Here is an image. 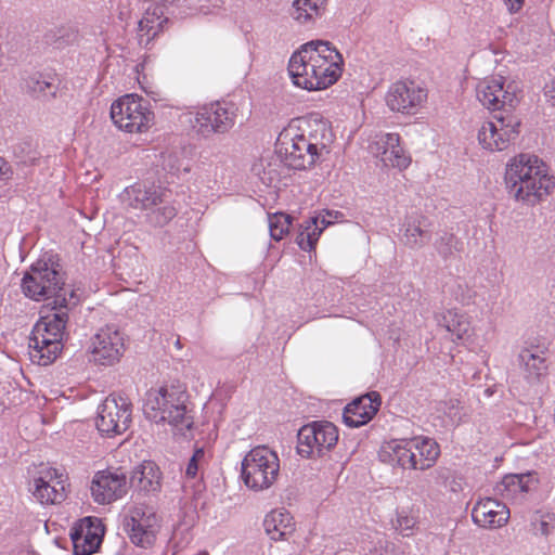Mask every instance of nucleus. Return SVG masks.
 <instances>
[{
  "label": "nucleus",
  "mask_w": 555,
  "mask_h": 555,
  "mask_svg": "<svg viewBox=\"0 0 555 555\" xmlns=\"http://www.w3.org/2000/svg\"><path fill=\"white\" fill-rule=\"evenodd\" d=\"M104 529L101 520L95 517H85L70 529L74 555H91L102 543Z\"/></svg>",
  "instance_id": "obj_16"
},
{
  "label": "nucleus",
  "mask_w": 555,
  "mask_h": 555,
  "mask_svg": "<svg viewBox=\"0 0 555 555\" xmlns=\"http://www.w3.org/2000/svg\"><path fill=\"white\" fill-rule=\"evenodd\" d=\"M122 527L133 544L149 547L155 541L159 518L152 506L137 505L125 516Z\"/></svg>",
  "instance_id": "obj_11"
},
{
  "label": "nucleus",
  "mask_w": 555,
  "mask_h": 555,
  "mask_svg": "<svg viewBox=\"0 0 555 555\" xmlns=\"http://www.w3.org/2000/svg\"><path fill=\"white\" fill-rule=\"evenodd\" d=\"M504 182L508 195L528 206L544 201L555 185L546 165L531 154H519L509 159L505 168Z\"/></svg>",
  "instance_id": "obj_2"
},
{
  "label": "nucleus",
  "mask_w": 555,
  "mask_h": 555,
  "mask_svg": "<svg viewBox=\"0 0 555 555\" xmlns=\"http://www.w3.org/2000/svg\"><path fill=\"white\" fill-rule=\"evenodd\" d=\"M519 365L524 377L530 385H537L547 375V364L544 357L531 349L524 348L518 354Z\"/></svg>",
  "instance_id": "obj_29"
},
{
  "label": "nucleus",
  "mask_w": 555,
  "mask_h": 555,
  "mask_svg": "<svg viewBox=\"0 0 555 555\" xmlns=\"http://www.w3.org/2000/svg\"><path fill=\"white\" fill-rule=\"evenodd\" d=\"M311 219H318V227L323 228V230L333 223V221L330 220L324 212H321L319 216L312 217Z\"/></svg>",
  "instance_id": "obj_49"
},
{
  "label": "nucleus",
  "mask_w": 555,
  "mask_h": 555,
  "mask_svg": "<svg viewBox=\"0 0 555 555\" xmlns=\"http://www.w3.org/2000/svg\"><path fill=\"white\" fill-rule=\"evenodd\" d=\"M205 452L203 449H196L188 462L185 468V476L188 478H195L199 469V463L204 460Z\"/></svg>",
  "instance_id": "obj_42"
},
{
  "label": "nucleus",
  "mask_w": 555,
  "mask_h": 555,
  "mask_svg": "<svg viewBox=\"0 0 555 555\" xmlns=\"http://www.w3.org/2000/svg\"><path fill=\"white\" fill-rule=\"evenodd\" d=\"M157 2L162 3L160 7H166V5H169V4H173L177 0H156Z\"/></svg>",
  "instance_id": "obj_52"
},
{
  "label": "nucleus",
  "mask_w": 555,
  "mask_h": 555,
  "mask_svg": "<svg viewBox=\"0 0 555 555\" xmlns=\"http://www.w3.org/2000/svg\"><path fill=\"white\" fill-rule=\"evenodd\" d=\"M326 0H294L292 16L300 24L314 22L325 11Z\"/></svg>",
  "instance_id": "obj_33"
},
{
  "label": "nucleus",
  "mask_w": 555,
  "mask_h": 555,
  "mask_svg": "<svg viewBox=\"0 0 555 555\" xmlns=\"http://www.w3.org/2000/svg\"><path fill=\"white\" fill-rule=\"evenodd\" d=\"M27 87L30 89L31 92L43 95H46L48 92H50L51 89H53L52 83L46 79H42L41 75H35L30 77L27 81Z\"/></svg>",
  "instance_id": "obj_41"
},
{
  "label": "nucleus",
  "mask_w": 555,
  "mask_h": 555,
  "mask_svg": "<svg viewBox=\"0 0 555 555\" xmlns=\"http://www.w3.org/2000/svg\"><path fill=\"white\" fill-rule=\"evenodd\" d=\"M279 472V456L267 447L251 449L242 461V479L255 491L269 489L276 481Z\"/></svg>",
  "instance_id": "obj_5"
},
{
  "label": "nucleus",
  "mask_w": 555,
  "mask_h": 555,
  "mask_svg": "<svg viewBox=\"0 0 555 555\" xmlns=\"http://www.w3.org/2000/svg\"><path fill=\"white\" fill-rule=\"evenodd\" d=\"M472 517L475 524L482 528H500L507 522L509 509L504 503L486 498L475 504Z\"/></svg>",
  "instance_id": "obj_21"
},
{
  "label": "nucleus",
  "mask_w": 555,
  "mask_h": 555,
  "mask_svg": "<svg viewBox=\"0 0 555 555\" xmlns=\"http://www.w3.org/2000/svg\"><path fill=\"white\" fill-rule=\"evenodd\" d=\"M177 216V209L172 205H164L147 214V222L153 227L162 228Z\"/></svg>",
  "instance_id": "obj_40"
},
{
  "label": "nucleus",
  "mask_w": 555,
  "mask_h": 555,
  "mask_svg": "<svg viewBox=\"0 0 555 555\" xmlns=\"http://www.w3.org/2000/svg\"><path fill=\"white\" fill-rule=\"evenodd\" d=\"M378 555H404V552L391 542H385L382 545Z\"/></svg>",
  "instance_id": "obj_45"
},
{
  "label": "nucleus",
  "mask_w": 555,
  "mask_h": 555,
  "mask_svg": "<svg viewBox=\"0 0 555 555\" xmlns=\"http://www.w3.org/2000/svg\"><path fill=\"white\" fill-rule=\"evenodd\" d=\"M163 193L155 186L134 183L127 186L119 195L124 205L132 209L147 210L163 203Z\"/></svg>",
  "instance_id": "obj_23"
},
{
  "label": "nucleus",
  "mask_w": 555,
  "mask_h": 555,
  "mask_svg": "<svg viewBox=\"0 0 555 555\" xmlns=\"http://www.w3.org/2000/svg\"><path fill=\"white\" fill-rule=\"evenodd\" d=\"M127 493V476L120 470L98 472L91 482V494L99 504H109Z\"/></svg>",
  "instance_id": "obj_17"
},
{
  "label": "nucleus",
  "mask_w": 555,
  "mask_h": 555,
  "mask_svg": "<svg viewBox=\"0 0 555 555\" xmlns=\"http://www.w3.org/2000/svg\"><path fill=\"white\" fill-rule=\"evenodd\" d=\"M322 232L323 228L318 227V219H308L300 225L296 243L302 250L311 251Z\"/></svg>",
  "instance_id": "obj_35"
},
{
  "label": "nucleus",
  "mask_w": 555,
  "mask_h": 555,
  "mask_svg": "<svg viewBox=\"0 0 555 555\" xmlns=\"http://www.w3.org/2000/svg\"><path fill=\"white\" fill-rule=\"evenodd\" d=\"M22 289L30 299L49 300L51 308L77 304L75 292L65 283V273L59 259L52 255H44L31 264L22 280Z\"/></svg>",
  "instance_id": "obj_3"
},
{
  "label": "nucleus",
  "mask_w": 555,
  "mask_h": 555,
  "mask_svg": "<svg viewBox=\"0 0 555 555\" xmlns=\"http://www.w3.org/2000/svg\"><path fill=\"white\" fill-rule=\"evenodd\" d=\"M538 482L533 473L509 474L503 477L495 487V492L503 499L521 502L530 491L531 486Z\"/></svg>",
  "instance_id": "obj_26"
},
{
  "label": "nucleus",
  "mask_w": 555,
  "mask_h": 555,
  "mask_svg": "<svg viewBox=\"0 0 555 555\" xmlns=\"http://www.w3.org/2000/svg\"><path fill=\"white\" fill-rule=\"evenodd\" d=\"M431 238V222L424 215H411L404 223L402 242L411 249L424 247Z\"/></svg>",
  "instance_id": "obj_25"
},
{
  "label": "nucleus",
  "mask_w": 555,
  "mask_h": 555,
  "mask_svg": "<svg viewBox=\"0 0 555 555\" xmlns=\"http://www.w3.org/2000/svg\"><path fill=\"white\" fill-rule=\"evenodd\" d=\"M447 487H449L451 491L456 492L461 489V483L452 476Z\"/></svg>",
  "instance_id": "obj_50"
},
{
  "label": "nucleus",
  "mask_w": 555,
  "mask_h": 555,
  "mask_svg": "<svg viewBox=\"0 0 555 555\" xmlns=\"http://www.w3.org/2000/svg\"><path fill=\"white\" fill-rule=\"evenodd\" d=\"M162 479L159 467L154 462L145 461L132 470L130 486L139 492L155 494L162 489Z\"/></svg>",
  "instance_id": "obj_24"
},
{
  "label": "nucleus",
  "mask_w": 555,
  "mask_h": 555,
  "mask_svg": "<svg viewBox=\"0 0 555 555\" xmlns=\"http://www.w3.org/2000/svg\"><path fill=\"white\" fill-rule=\"evenodd\" d=\"M544 93L545 96L552 102V105L555 107V78L545 85Z\"/></svg>",
  "instance_id": "obj_46"
},
{
  "label": "nucleus",
  "mask_w": 555,
  "mask_h": 555,
  "mask_svg": "<svg viewBox=\"0 0 555 555\" xmlns=\"http://www.w3.org/2000/svg\"><path fill=\"white\" fill-rule=\"evenodd\" d=\"M167 21L163 7L158 4L149 7L138 25L140 43L149 44L163 29V25Z\"/></svg>",
  "instance_id": "obj_30"
},
{
  "label": "nucleus",
  "mask_w": 555,
  "mask_h": 555,
  "mask_svg": "<svg viewBox=\"0 0 555 555\" xmlns=\"http://www.w3.org/2000/svg\"><path fill=\"white\" fill-rule=\"evenodd\" d=\"M371 153L379 157L387 167L405 169L411 158L400 145V135L398 133L376 134L370 144Z\"/></svg>",
  "instance_id": "obj_18"
},
{
  "label": "nucleus",
  "mask_w": 555,
  "mask_h": 555,
  "mask_svg": "<svg viewBox=\"0 0 555 555\" xmlns=\"http://www.w3.org/2000/svg\"><path fill=\"white\" fill-rule=\"evenodd\" d=\"M278 153L289 168L302 170L311 167L318 157L311 145L294 127L284 129L278 138Z\"/></svg>",
  "instance_id": "obj_13"
},
{
  "label": "nucleus",
  "mask_w": 555,
  "mask_h": 555,
  "mask_svg": "<svg viewBox=\"0 0 555 555\" xmlns=\"http://www.w3.org/2000/svg\"><path fill=\"white\" fill-rule=\"evenodd\" d=\"M337 441L338 430L334 424L312 422L298 430L297 453L305 459L322 457Z\"/></svg>",
  "instance_id": "obj_8"
},
{
  "label": "nucleus",
  "mask_w": 555,
  "mask_h": 555,
  "mask_svg": "<svg viewBox=\"0 0 555 555\" xmlns=\"http://www.w3.org/2000/svg\"><path fill=\"white\" fill-rule=\"evenodd\" d=\"M409 444L416 453V469L426 470L435 465L439 455V444L429 437L417 436L409 439Z\"/></svg>",
  "instance_id": "obj_31"
},
{
  "label": "nucleus",
  "mask_w": 555,
  "mask_h": 555,
  "mask_svg": "<svg viewBox=\"0 0 555 555\" xmlns=\"http://www.w3.org/2000/svg\"><path fill=\"white\" fill-rule=\"evenodd\" d=\"M344 59L328 41L312 40L293 53L288 73L295 86L308 91L334 85L343 73Z\"/></svg>",
  "instance_id": "obj_1"
},
{
  "label": "nucleus",
  "mask_w": 555,
  "mask_h": 555,
  "mask_svg": "<svg viewBox=\"0 0 555 555\" xmlns=\"http://www.w3.org/2000/svg\"><path fill=\"white\" fill-rule=\"evenodd\" d=\"M417 525V516L409 509H401L397 512L393 528L404 537H410L414 533Z\"/></svg>",
  "instance_id": "obj_38"
},
{
  "label": "nucleus",
  "mask_w": 555,
  "mask_h": 555,
  "mask_svg": "<svg viewBox=\"0 0 555 555\" xmlns=\"http://www.w3.org/2000/svg\"><path fill=\"white\" fill-rule=\"evenodd\" d=\"M34 496L41 504H59L66 499L63 475L55 468L46 469L34 480Z\"/></svg>",
  "instance_id": "obj_19"
},
{
  "label": "nucleus",
  "mask_w": 555,
  "mask_h": 555,
  "mask_svg": "<svg viewBox=\"0 0 555 555\" xmlns=\"http://www.w3.org/2000/svg\"><path fill=\"white\" fill-rule=\"evenodd\" d=\"M132 422V404L128 398L109 395L98 408L95 425L107 437L124 434Z\"/></svg>",
  "instance_id": "obj_9"
},
{
  "label": "nucleus",
  "mask_w": 555,
  "mask_h": 555,
  "mask_svg": "<svg viewBox=\"0 0 555 555\" xmlns=\"http://www.w3.org/2000/svg\"><path fill=\"white\" fill-rule=\"evenodd\" d=\"M92 360L102 365L118 362L124 352V338L115 326H105L92 337Z\"/></svg>",
  "instance_id": "obj_15"
},
{
  "label": "nucleus",
  "mask_w": 555,
  "mask_h": 555,
  "mask_svg": "<svg viewBox=\"0 0 555 555\" xmlns=\"http://www.w3.org/2000/svg\"><path fill=\"white\" fill-rule=\"evenodd\" d=\"M380 403V395L376 391L369 392L354 399L344 410V423L351 428L365 425L377 413Z\"/></svg>",
  "instance_id": "obj_20"
},
{
  "label": "nucleus",
  "mask_w": 555,
  "mask_h": 555,
  "mask_svg": "<svg viewBox=\"0 0 555 555\" xmlns=\"http://www.w3.org/2000/svg\"><path fill=\"white\" fill-rule=\"evenodd\" d=\"M291 225V217L283 212L269 216V230L273 240L280 241L288 233Z\"/></svg>",
  "instance_id": "obj_39"
},
{
  "label": "nucleus",
  "mask_w": 555,
  "mask_h": 555,
  "mask_svg": "<svg viewBox=\"0 0 555 555\" xmlns=\"http://www.w3.org/2000/svg\"><path fill=\"white\" fill-rule=\"evenodd\" d=\"M302 134L305 140L311 145L319 158L323 152H327V147L333 142V133L327 121L311 117L304 119L301 125L296 129Z\"/></svg>",
  "instance_id": "obj_22"
},
{
  "label": "nucleus",
  "mask_w": 555,
  "mask_h": 555,
  "mask_svg": "<svg viewBox=\"0 0 555 555\" xmlns=\"http://www.w3.org/2000/svg\"><path fill=\"white\" fill-rule=\"evenodd\" d=\"M520 120L512 113L493 115L478 129L479 144L491 152L506 150L518 138Z\"/></svg>",
  "instance_id": "obj_7"
},
{
  "label": "nucleus",
  "mask_w": 555,
  "mask_h": 555,
  "mask_svg": "<svg viewBox=\"0 0 555 555\" xmlns=\"http://www.w3.org/2000/svg\"><path fill=\"white\" fill-rule=\"evenodd\" d=\"M52 314L41 317L36 325H40L41 334L44 338L53 339L63 344L65 336V328L68 322V310L70 307H57L51 308Z\"/></svg>",
  "instance_id": "obj_28"
},
{
  "label": "nucleus",
  "mask_w": 555,
  "mask_h": 555,
  "mask_svg": "<svg viewBox=\"0 0 555 555\" xmlns=\"http://www.w3.org/2000/svg\"><path fill=\"white\" fill-rule=\"evenodd\" d=\"M392 461L402 468L416 469V453L409 440L392 441L390 444Z\"/></svg>",
  "instance_id": "obj_36"
},
{
  "label": "nucleus",
  "mask_w": 555,
  "mask_h": 555,
  "mask_svg": "<svg viewBox=\"0 0 555 555\" xmlns=\"http://www.w3.org/2000/svg\"><path fill=\"white\" fill-rule=\"evenodd\" d=\"M188 393L181 385L150 389L144 399L143 413L155 424H168L179 431L191 429L193 417L186 406Z\"/></svg>",
  "instance_id": "obj_4"
},
{
  "label": "nucleus",
  "mask_w": 555,
  "mask_h": 555,
  "mask_svg": "<svg viewBox=\"0 0 555 555\" xmlns=\"http://www.w3.org/2000/svg\"><path fill=\"white\" fill-rule=\"evenodd\" d=\"M505 5L509 12H518L524 3V0H504Z\"/></svg>",
  "instance_id": "obj_48"
},
{
  "label": "nucleus",
  "mask_w": 555,
  "mask_h": 555,
  "mask_svg": "<svg viewBox=\"0 0 555 555\" xmlns=\"http://www.w3.org/2000/svg\"><path fill=\"white\" fill-rule=\"evenodd\" d=\"M111 118L120 129L129 133H141L154 124V113L142 96L126 94L111 106Z\"/></svg>",
  "instance_id": "obj_6"
},
{
  "label": "nucleus",
  "mask_w": 555,
  "mask_h": 555,
  "mask_svg": "<svg viewBox=\"0 0 555 555\" xmlns=\"http://www.w3.org/2000/svg\"><path fill=\"white\" fill-rule=\"evenodd\" d=\"M431 476L434 477V479L436 480V482L438 485L447 487L449 480L452 477V474H451L450 469L440 467V468L435 469L433 472Z\"/></svg>",
  "instance_id": "obj_43"
},
{
  "label": "nucleus",
  "mask_w": 555,
  "mask_h": 555,
  "mask_svg": "<svg viewBox=\"0 0 555 555\" xmlns=\"http://www.w3.org/2000/svg\"><path fill=\"white\" fill-rule=\"evenodd\" d=\"M13 170L11 166L0 157V188L4 186L7 182L12 179Z\"/></svg>",
  "instance_id": "obj_44"
},
{
  "label": "nucleus",
  "mask_w": 555,
  "mask_h": 555,
  "mask_svg": "<svg viewBox=\"0 0 555 555\" xmlns=\"http://www.w3.org/2000/svg\"><path fill=\"white\" fill-rule=\"evenodd\" d=\"M553 527L546 520H540L535 525V530L539 531L542 535H548L552 532Z\"/></svg>",
  "instance_id": "obj_47"
},
{
  "label": "nucleus",
  "mask_w": 555,
  "mask_h": 555,
  "mask_svg": "<svg viewBox=\"0 0 555 555\" xmlns=\"http://www.w3.org/2000/svg\"><path fill=\"white\" fill-rule=\"evenodd\" d=\"M427 98V89L414 80H398L389 86L385 102L391 112L414 115L424 106Z\"/></svg>",
  "instance_id": "obj_12"
},
{
  "label": "nucleus",
  "mask_w": 555,
  "mask_h": 555,
  "mask_svg": "<svg viewBox=\"0 0 555 555\" xmlns=\"http://www.w3.org/2000/svg\"><path fill=\"white\" fill-rule=\"evenodd\" d=\"M288 513L272 511L266 516L263 527L271 540L279 541L293 532L294 527Z\"/></svg>",
  "instance_id": "obj_32"
},
{
  "label": "nucleus",
  "mask_w": 555,
  "mask_h": 555,
  "mask_svg": "<svg viewBox=\"0 0 555 555\" xmlns=\"http://www.w3.org/2000/svg\"><path fill=\"white\" fill-rule=\"evenodd\" d=\"M325 214V216L332 220V219H338L339 217H341V212L339 211H335V210H324L323 211Z\"/></svg>",
  "instance_id": "obj_51"
},
{
  "label": "nucleus",
  "mask_w": 555,
  "mask_h": 555,
  "mask_svg": "<svg viewBox=\"0 0 555 555\" xmlns=\"http://www.w3.org/2000/svg\"><path fill=\"white\" fill-rule=\"evenodd\" d=\"M438 322L456 339L464 340L470 337V322L464 314L457 313L454 310H448Z\"/></svg>",
  "instance_id": "obj_34"
},
{
  "label": "nucleus",
  "mask_w": 555,
  "mask_h": 555,
  "mask_svg": "<svg viewBox=\"0 0 555 555\" xmlns=\"http://www.w3.org/2000/svg\"><path fill=\"white\" fill-rule=\"evenodd\" d=\"M234 105L227 102H216L202 107L191 120L193 129L203 137L224 133L234 126Z\"/></svg>",
  "instance_id": "obj_14"
},
{
  "label": "nucleus",
  "mask_w": 555,
  "mask_h": 555,
  "mask_svg": "<svg viewBox=\"0 0 555 555\" xmlns=\"http://www.w3.org/2000/svg\"><path fill=\"white\" fill-rule=\"evenodd\" d=\"M40 328V325H35L33 330L29 339L30 357L31 359H37L40 365H48L57 358L63 344L44 338Z\"/></svg>",
  "instance_id": "obj_27"
},
{
  "label": "nucleus",
  "mask_w": 555,
  "mask_h": 555,
  "mask_svg": "<svg viewBox=\"0 0 555 555\" xmlns=\"http://www.w3.org/2000/svg\"><path fill=\"white\" fill-rule=\"evenodd\" d=\"M434 247L438 255L447 260L461 251L463 244L454 234L444 232L435 241Z\"/></svg>",
  "instance_id": "obj_37"
},
{
  "label": "nucleus",
  "mask_w": 555,
  "mask_h": 555,
  "mask_svg": "<svg viewBox=\"0 0 555 555\" xmlns=\"http://www.w3.org/2000/svg\"><path fill=\"white\" fill-rule=\"evenodd\" d=\"M477 99L490 111L511 113L519 103V87L515 81L505 82L502 76L486 78L477 86Z\"/></svg>",
  "instance_id": "obj_10"
}]
</instances>
